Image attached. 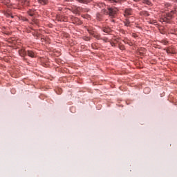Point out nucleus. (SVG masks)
Returning a JSON list of instances; mask_svg holds the SVG:
<instances>
[{"mask_svg":"<svg viewBox=\"0 0 177 177\" xmlns=\"http://www.w3.org/2000/svg\"><path fill=\"white\" fill-rule=\"evenodd\" d=\"M117 12H118L117 8L107 7L106 9L104 10V13L105 15H109L111 17H115L117 15Z\"/></svg>","mask_w":177,"mask_h":177,"instance_id":"f257e3e1","label":"nucleus"},{"mask_svg":"<svg viewBox=\"0 0 177 177\" xmlns=\"http://www.w3.org/2000/svg\"><path fill=\"white\" fill-rule=\"evenodd\" d=\"M176 13H177L176 10H171L169 13L166 15V17L165 18H163V21H165V23H169V20H171L174 15Z\"/></svg>","mask_w":177,"mask_h":177,"instance_id":"f03ea898","label":"nucleus"},{"mask_svg":"<svg viewBox=\"0 0 177 177\" xmlns=\"http://www.w3.org/2000/svg\"><path fill=\"white\" fill-rule=\"evenodd\" d=\"M69 10H71L75 15H78V13L84 12V9L82 8L77 6H72L71 8H69Z\"/></svg>","mask_w":177,"mask_h":177,"instance_id":"7ed1b4c3","label":"nucleus"},{"mask_svg":"<svg viewBox=\"0 0 177 177\" xmlns=\"http://www.w3.org/2000/svg\"><path fill=\"white\" fill-rule=\"evenodd\" d=\"M133 11L131 8H127L124 10V17H128L129 16H132Z\"/></svg>","mask_w":177,"mask_h":177,"instance_id":"20e7f679","label":"nucleus"},{"mask_svg":"<svg viewBox=\"0 0 177 177\" xmlns=\"http://www.w3.org/2000/svg\"><path fill=\"white\" fill-rule=\"evenodd\" d=\"M57 21H67V17H64L63 15H57Z\"/></svg>","mask_w":177,"mask_h":177,"instance_id":"39448f33","label":"nucleus"},{"mask_svg":"<svg viewBox=\"0 0 177 177\" xmlns=\"http://www.w3.org/2000/svg\"><path fill=\"white\" fill-rule=\"evenodd\" d=\"M19 54L21 57H24L25 56H27V51H26L25 49L22 48L19 50Z\"/></svg>","mask_w":177,"mask_h":177,"instance_id":"423d86ee","label":"nucleus"},{"mask_svg":"<svg viewBox=\"0 0 177 177\" xmlns=\"http://www.w3.org/2000/svg\"><path fill=\"white\" fill-rule=\"evenodd\" d=\"M26 55H28V56H29V57H35V53H34V51H32L31 50H28L26 51Z\"/></svg>","mask_w":177,"mask_h":177,"instance_id":"0eeeda50","label":"nucleus"},{"mask_svg":"<svg viewBox=\"0 0 177 177\" xmlns=\"http://www.w3.org/2000/svg\"><path fill=\"white\" fill-rule=\"evenodd\" d=\"M40 5H48V0H37Z\"/></svg>","mask_w":177,"mask_h":177,"instance_id":"6e6552de","label":"nucleus"},{"mask_svg":"<svg viewBox=\"0 0 177 177\" xmlns=\"http://www.w3.org/2000/svg\"><path fill=\"white\" fill-rule=\"evenodd\" d=\"M124 24L126 27H131V21L128 19H126L124 21Z\"/></svg>","mask_w":177,"mask_h":177,"instance_id":"1a4fd4ad","label":"nucleus"},{"mask_svg":"<svg viewBox=\"0 0 177 177\" xmlns=\"http://www.w3.org/2000/svg\"><path fill=\"white\" fill-rule=\"evenodd\" d=\"M102 31L104 32H106V34H109V32H111V29L110 28H102Z\"/></svg>","mask_w":177,"mask_h":177,"instance_id":"9d476101","label":"nucleus"},{"mask_svg":"<svg viewBox=\"0 0 177 177\" xmlns=\"http://www.w3.org/2000/svg\"><path fill=\"white\" fill-rule=\"evenodd\" d=\"M28 15L29 16H30L31 17H32V16H34V15H35V11L32 10H29L28 11Z\"/></svg>","mask_w":177,"mask_h":177,"instance_id":"9b49d317","label":"nucleus"},{"mask_svg":"<svg viewBox=\"0 0 177 177\" xmlns=\"http://www.w3.org/2000/svg\"><path fill=\"white\" fill-rule=\"evenodd\" d=\"M22 4L24 5V6H28L30 1L28 0H22Z\"/></svg>","mask_w":177,"mask_h":177,"instance_id":"f8f14e48","label":"nucleus"},{"mask_svg":"<svg viewBox=\"0 0 177 177\" xmlns=\"http://www.w3.org/2000/svg\"><path fill=\"white\" fill-rule=\"evenodd\" d=\"M78 2H80V3H88V2H90L91 0H77Z\"/></svg>","mask_w":177,"mask_h":177,"instance_id":"ddd939ff","label":"nucleus"},{"mask_svg":"<svg viewBox=\"0 0 177 177\" xmlns=\"http://www.w3.org/2000/svg\"><path fill=\"white\" fill-rule=\"evenodd\" d=\"M71 2H73V0H64V5H70Z\"/></svg>","mask_w":177,"mask_h":177,"instance_id":"4468645a","label":"nucleus"},{"mask_svg":"<svg viewBox=\"0 0 177 177\" xmlns=\"http://www.w3.org/2000/svg\"><path fill=\"white\" fill-rule=\"evenodd\" d=\"M94 38H96L97 39H100V35L97 33H94L93 35Z\"/></svg>","mask_w":177,"mask_h":177,"instance_id":"2eb2a0df","label":"nucleus"},{"mask_svg":"<svg viewBox=\"0 0 177 177\" xmlns=\"http://www.w3.org/2000/svg\"><path fill=\"white\" fill-rule=\"evenodd\" d=\"M143 3H145L146 5H151V1H149V0H144L143 1Z\"/></svg>","mask_w":177,"mask_h":177,"instance_id":"dca6fc26","label":"nucleus"},{"mask_svg":"<svg viewBox=\"0 0 177 177\" xmlns=\"http://www.w3.org/2000/svg\"><path fill=\"white\" fill-rule=\"evenodd\" d=\"M10 1H9V0H3V1H2V3L4 4V5H9V3H10Z\"/></svg>","mask_w":177,"mask_h":177,"instance_id":"f3484780","label":"nucleus"},{"mask_svg":"<svg viewBox=\"0 0 177 177\" xmlns=\"http://www.w3.org/2000/svg\"><path fill=\"white\" fill-rule=\"evenodd\" d=\"M144 92H145V93H150V88H149V87L145 88L144 89Z\"/></svg>","mask_w":177,"mask_h":177,"instance_id":"a211bd4d","label":"nucleus"},{"mask_svg":"<svg viewBox=\"0 0 177 177\" xmlns=\"http://www.w3.org/2000/svg\"><path fill=\"white\" fill-rule=\"evenodd\" d=\"M84 41H91V37H84Z\"/></svg>","mask_w":177,"mask_h":177,"instance_id":"6ab92c4d","label":"nucleus"},{"mask_svg":"<svg viewBox=\"0 0 177 177\" xmlns=\"http://www.w3.org/2000/svg\"><path fill=\"white\" fill-rule=\"evenodd\" d=\"M88 32H89V34H91V35H93V34H95V33H93V32H92V30H88Z\"/></svg>","mask_w":177,"mask_h":177,"instance_id":"aec40b11","label":"nucleus"},{"mask_svg":"<svg viewBox=\"0 0 177 177\" xmlns=\"http://www.w3.org/2000/svg\"><path fill=\"white\" fill-rule=\"evenodd\" d=\"M109 1H110L111 3H114V2H117V1H115V0H109Z\"/></svg>","mask_w":177,"mask_h":177,"instance_id":"412c9836","label":"nucleus"},{"mask_svg":"<svg viewBox=\"0 0 177 177\" xmlns=\"http://www.w3.org/2000/svg\"><path fill=\"white\" fill-rule=\"evenodd\" d=\"M34 23H35V24H38V19H35Z\"/></svg>","mask_w":177,"mask_h":177,"instance_id":"4be33fe9","label":"nucleus"},{"mask_svg":"<svg viewBox=\"0 0 177 177\" xmlns=\"http://www.w3.org/2000/svg\"><path fill=\"white\" fill-rule=\"evenodd\" d=\"M167 44H168V41H164L165 45H167Z\"/></svg>","mask_w":177,"mask_h":177,"instance_id":"5701e85b","label":"nucleus"},{"mask_svg":"<svg viewBox=\"0 0 177 177\" xmlns=\"http://www.w3.org/2000/svg\"><path fill=\"white\" fill-rule=\"evenodd\" d=\"M71 19H75V17H71Z\"/></svg>","mask_w":177,"mask_h":177,"instance_id":"b1692460","label":"nucleus"},{"mask_svg":"<svg viewBox=\"0 0 177 177\" xmlns=\"http://www.w3.org/2000/svg\"><path fill=\"white\" fill-rule=\"evenodd\" d=\"M174 2H177V0H174Z\"/></svg>","mask_w":177,"mask_h":177,"instance_id":"393cba45","label":"nucleus"},{"mask_svg":"<svg viewBox=\"0 0 177 177\" xmlns=\"http://www.w3.org/2000/svg\"><path fill=\"white\" fill-rule=\"evenodd\" d=\"M134 1H138V0H134Z\"/></svg>","mask_w":177,"mask_h":177,"instance_id":"a878e982","label":"nucleus"}]
</instances>
